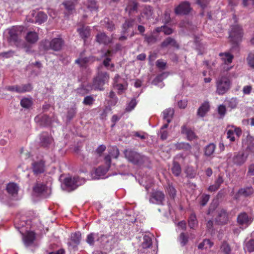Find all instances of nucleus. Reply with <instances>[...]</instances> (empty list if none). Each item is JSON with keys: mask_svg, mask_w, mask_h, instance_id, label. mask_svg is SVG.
Returning a JSON list of instances; mask_svg holds the SVG:
<instances>
[{"mask_svg": "<svg viewBox=\"0 0 254 254\" xmlns=\"http://www.w3.org/2000/svg\"><path fill=\"white\" fill-rule=\"evenodd\" d=\"M53 141V138L47 134H42L41 136L40 143L44 147H48Z\"/></svg>", "mask_w": 254, "mask_h": 254, "instance_id": "obj_31", "label": "nucleus"}, {"mask_svg": "<svg viewBox=\"0 0 254 254\" xmlns=\"http://www.w3.org/2000/svg\"><path fill=\"white\" fill-rule=\"evenodd\" d=\"M174 146L178 150H189L191 148L189 143L185 142H178L175 144Z\"/></svg>", "mask_w": 254, "mask_h": 254, "instance_id": "obj_39", "label": "nucleus"}, {"mask_svg": "<svg viewBox=\"0 0 254 254\" xmlns=\"http://www.w3.org/2000/svg\"><path fill=\"white\" fill-rule=\"evenodd\" d=\"M110 78L109 74L106 71H103V66L100 65L98 67V72L96 77H94L92 89L95 90H103V86L108 82Z\"/></svg>", "mask_w": 254, "mask_h": 254, "instance_id": "obj_1", "label": "nucleus"}, {"mask_svg": "<svg viewBox=\"0 0 254 254\" xmlns=\"http://www.w3.org/2000/svg\"><path fill=\"white\" fill-rule=\"evenodd\" d=\"M243 36V31L240 25H235L231 27L229 32V37L234 43L237 44L240 42Z\"/></svg>", "mask_w": 254, "mask_h": 254, "instance_id": "obj_6", "label": "nucleus"}, {"mask_svg": "<svg viewBox=\"0 0 254 254\" xmlns=\"http://www.w3.org/2000/svg\"><path fill=\"white\" fill-rule=\"evenodd\" d=\"M246 248L248 252H254V239H251L246 244Z\"/></svg>", "mask_w": 254, "mask_h": 254, "instance_id": "obj_52", "label": "nucleus"}, {"mask_svg": "<svg viewBox=\"0 0 254 254\" xmlns=\"http://www.w3.org/2000/svg\"><path fill=\"white\" fill-rule=\"evenodd\" d=\"M106 28L110 31H113L115 29V25L113 22L110 21L108 18L105 19Z\"/></svg>", "mask_w": 254, "mask_h": 254, "instance_id": "obj_56", "label": "nucleus"}, {"mask_svg": "<svg viewBox=\"0 0 254 254\" xmlns=\"http://www.w3.org/2000/svg\"><path fill=\"white\" fill-rule=\"evenodd\" d=\"M47 189V187L41 184H37L33 188L34 191L38 194H42Z\"/></svg>", "mask_w": 254, "mask_h": 254, "instance_id": "obj_47", "label": "nucleus"}, {"mask_svg": "<svg viewBox=\"0 0 254 254\" xmlns=\"http://www.w3.org/2000/svg\"><path fill=\"white\" fill-rule=\"evenodd\" d=\"M153 14V9L150 5H145L141 12L143 16H144L147 19H150L152 18Z\"/></svg>", "mask_w": 254, "mask_h": 254, "instance_id": "obj_24", "label": "nucleus"}, {"mask_svg": "<svg viewBox=\"0 0 254 254\" xmlns=\"http://www.w3.org/2000/svg\"><path fill=\"white\" fill-rule=\"evenodd\" d=\"M122 78L120 76L117 74L114 78V87L118 90V94H122L127 89V84L126 82H121Z\"/></svg>", "mask_w": 254, "mask_h": 254, "instance_id": "obj_9", "label": "nucleus"}, {"mask_svg": "<svg viewBox=\"0 0 254 254\" xmlns=\"http://www.w3.org/2000/svg\"><path fill=\"white\" fill-rule=\"evenodd\" d=\"M163 119L167 122L166 124L170 123L173 119L174 114V110L172 108H168L164 111L163 112Z\"/></svg>", "mask_w": 254, "mask_h": 254, "instance_id": "obj_22", "label": "nucleus"}, {"mask_svg": "<svg viewBox=\"0 0 254 254\" xmlns=\"http://www.w3.org/2000/svg\"><path fill=\"white\" fill-rule=\"evenodd\" d=\"M167 192L171 198L174 199L177 191L172 185L168 184L167 187Z\"/></svg>", "mask_w": 254, "mask_h": 254, "instance_id": "obj_44", "label": "nucleus"}, {"mask_svg": "<svg viewBox=\"0 0 254 254\" xmlns=\"http://www.w3.org/2000/svg\"><path fill=\"white\" fill-rule=\"evenodd\" d=\"M209 199V195H203L202 196V199L200 202V204L201 206H205Z\"/></svg>", "mask_w": 254, "mask_h": 254, "instance_id": "obj_62", "label": "nucleus"}, {"mask_svg": "<svg viewBox=\"0 0 254 254\" xmlns=\"http://www.w3.org/2000/svg\"><path fill=\"white\" fill-rule=\"evenodd\" d=\"M86 5L87 8L91 11L96 10L98 8L96 0H88Z\"/></svg>", "mask_w": 254, "mask_h": 254, "instance_id": "obj_49", "label": "nucleus"}, {"mask_svg": "<svg viewBox=\"0 0 254 254\" xmlns=\"http://www.w3.org/2000/svg\"><path fill=\"white\" fill-rule=\"evenodd\" d=\"M76 113V108L74 105L73 107L69 108L67 111V118L69 120L72 119Z\"/></svg>", "mask_w": 254, "mask_h": 254, "instance_id": "obj_51", "label": "nucleus"}, {"mask_svg": "<svg viewBox=\"0 0 254 254\" xmlns=\"http://www.w3.org/2000/svg\"><path fill=\"white\" fill-rule=\"evenodd\" d=\"M62 4L65 10L69 13H71L75 9V3L71 0H65Z\"/></svg>", "mask_w": 254, "mask_h": 254, "instance_id": "obj_30", "label": "nucleus"}, {"mask_svg": "<svg viewBox=\"0 0 254 254\" xmlns=\"http://www.w3.org/2000/svg\"><path fill=\"white\" fill-rule=\"evenodd\" d=\"M94 99L91 96L85 97L83 100V103L86 105H92L93 103Z\"/></svg>", "mask_w": 254, "mask_h": 254, "instance_id": "obj_58", "label": "nucleus"}, {"mask_svg": "<svg viewBox=\"0 0 254 254\" xmlns=\"http://www.w3.org/2000/svg\"><path fill=\"white\" fill-rule=\"evenodd\" d=\"M254 192V189L252 187L243 188L239 190L238 193L244 196H249Z\"/></svg>", "mask_w": 254, "mask_h": 254, "instance_id": "obj_34", "label": "nucleus"}, {"mask_svg": "<svg viewBox=\"0 0 254 254\" xmlns=\"http://www.w3.org/2000/svg\"><path fill=\"white\" fill-rule=\"evenodd\" d=\"M47 15L43 12H38L35 16V22L39 23L44 22L47 19Z\"/></svg>", "mask_w": 254, "mask_h": 254, "instance_id": "obj_38", "label": "nucleus"}, {"mask_svg": "<svg viewBox=\"0 0 254 254\" xmlns=\"http://www.w3.org/2000/svg\"><path fill=\"white\" fill-rule=\"evenodd\" d=\"M253 219V217L251 215H249L245 212H242L238 214L237 222L240 225L248 226L252 223Z\"/></svg>", "mask_w": 254, "mask_h": 254, "instance_id": "obj_10", "label": "nucleus"}, {"mask_svg": "<svg viewBox=\"0 0 254 254\" xmlns=\"http://www.w3.org/2000/svg\"><path fill=\"white\" fill-rule=\"evenodd\" d=\"M105 237L104 235H99L98 233H91L88 234L87 236L86 242L90 246H93L94 245L95 241H100V240L103 237Z\"/></svg>", "mask_w": 254, "mask_h": 254, "instance_id": "obj_12", "label": "nucleus"}, {"mask_svg": "<svg viewBox=\"0 0 254 254\" xmlns=\"http://www.w3.org/2000/svg\"><path fill=\"white\" fill-rule=\"evenodd\" d=\"M124 154L125 157L134 164H142L147 160L145 156L131 149H126L124 151Z\"/></svg>", "mask_w": 254, "mask_h": 254, "instance_id": "obj_5", "label": "nucleus"}, {"mask_svg": "<svg viewBox=\"0 0 254 254\" xmlns=\"http://www.w3.org/2000/svg\"><path fill=\"white\" fill-rule=\"evenodd\" d=\"M247 175L248 176H254V164H251L249 166Z\"/></svg>", "mask_w": 254, "mask_h": 254, "instance_id": "obj_64", "label": "nucleus"}, {"mask_svg": "<svg viewBox=\"0 0 254 254\" xmlns=\"http://www.w3.org/2000/svg\"><path fill=\"white\" fill-rule=\"evenodd\" d=\"M45 164L43 161L35 162L32 164V169L34 174H39L44 172Z\"/></svg>", "mask_w": 254, "mask_h": 254, "instance_id": "obj_15", "label": "nucleus"}, {"mask_svg": "<svg viewBox=\"0 0 254 254\" xmlns=\"http://www.w3.org/2000/svg\"><path fill=\"white\" fill-rule=\"evenodd\" d=\"M171 171L174 176L178 177L181 173L182 170L180 164L177 162H174Z\"/></svg>", "mask_w": 254, "mask_h": 254, "instance_id": "obj_35", "label": "nucleus"}, {"mask_svg": "<svg viewBox=\"0 0 254 254\" xmlns=\"http://www.w3.org/2000/svg\"><path fill=\"white\" fill-rule=\"evenodd\" d=\"M125 9L129 15L131 13H136L138 9V3L134 1H129Z\"/></svg>", "mask_w": 254, "mask_h": 254, "instance_id": "obj_20", "label": "nucleus"}, {"mask_svg": "<svg viewBox=\"0 0 254 254\" xmlns=\"http://www.w3.org/2000/svg\"><path fill=\"white\" fill-rule=\"evenodd\" d=\"M20 104L22 107L25 108H29L32 104L31 100L25 98L21 100Z\"/></svg>", "mask_w": 254, "mask_h": 254, "instance_id": "obj_50", "label": "nucleus"}, {"mask_svg": "<svg viewBox=\"0 0 254 254\" xmlns=\"http://www.w3.org/2000/svg\"><path fill=\"white\" fill-rule=\"evenodd\" d=\"M107 170L104 168L103 167L100 166L98 167L95 171V174L96 176V179H98L100 177H103L105 175Z\"/></svg>", "mask_w": 254, "mask_h": 254, "instance_id": "obj_48", "label": "nucleus"}, {"mask_svg": "<svg viewBox=\"0 0 254 254\" xmlns=\"http://www.w3.org/2000/svg\"><path fill=\"white\" fill-rule=\"evenodd\" d=\"M215 149V145L213 143H210L207 145L204 149V154L207 156H210L213 154Z\"/></svg>", "mask_w": 254, "mask_h": 254, "instance_id": "obj_41", "label": "nucleus"}, {"mask_svg": "<svg viewBox=\"0 0 254 254\" xmlns=\"http://www.w3.org/2000/svg\"><path fill=\"white\" fill-rule=\"evenodd\" d=\"M190 9L189 2L184 1L181 3L175 8V12L176 14H187Z\"/></svg>", "mask_w": 254, "mask_h": 254, "instance_id": "obj_11", "label": "nucleus"}, {"mask_svg": "<svg viewBox=\"0 0 254 254\" xmlns=\"http://www.w3.org/2000/svg\"><path fill=\"white\" fill-rule=\"evenodd\" d=\"M223 182L224 180L222 176L219 175L217 179L215 181L214 184L209 186L208 190L210 191H215L217 190Z\"/></svg>", "mask_w": 254, "mask_h": 254, "instance_id": "obj_25", "label": "nucleus"}, {"mask_svg": "<svg viewBox=\"0 0 254 254\" xmlns=\"http://www.w3.org/2000/svg\"><path fill=\"white\" fill-rule=\"evenodd\" d=\"M136 101L134 99H132L130 102L128 103L127 106L126 108V111L127 112H129L131 111L132 109L134 108L135 106L136 105Z\"/></svg>", "mask_w": 254, "mask_h": 254, "instance_id": "obj_55", "label": "nucleus"}, {"mask_svg": "<svg viewBox=\"0 0 254 254\" xmlns=\"http://www.w3.org/2000/svg\"><path fill=\"white\" fill-rule=\"evenodd\" d=\"M209 103L208 102H205L198 108L197 111V115L202 117H204L206 113L209 111Z\"/></svg>", "mask_w": 254, "mask_h": 254, "instance_id": "obj_27", "label": "nucleus"}, {"mask_svg": "<svg viewBox=\"0 0 254 254\" xmlns=\"http://www.w3.org/2000/svg\"><path fill=\"white\" fill-rule=\"evenodd\" d=\"M168 124H165L160 128L158 134L160 135V138L162 140H165L168 137V131L166 129L168 127Z\"/></svg>", "mask_w": 254, "mask_h": 254, "instance_id": "obj_40", "label": "nucleus"}, {"mask_svg": "<svg viewBox=\"0 0 254 254\" xmlns=\"http://www.w3.org/2000/svg\"><path fill=\"white\" fill-rule=\"evenodd\" d=\"M64 44V40L60 38H55L51 41L48 40H42L40 42V48L45 51L52 50L55 51L61 50Z\"/></svg>", "mask_w": 254, "mask_h": 254, "instance_id": "obj_2", "label": "nucleus"}, {"mask_svg": "<svg viewBox=\"0 0 254 254\" xmlns=\"http://www.w3.org/2000/svg\"><path fill=\"white\" fill-rule=\"evenodd\" d=\"M77 31L79 32L80 37L84 40L87 38L90 34V30L88 26H83L82 28H78Z\"/></svg>", "mask_w": 254, "mask_h": 254, "instance_id": "obj_28", "label": "nucleus"}, {"mask_svg": "<svg viewBox=\"0 0 254 254\" xmlns=\"http://www.w3.org/2000/svg\"><path fill=\"white\" fill-rule=\"evenodd\" d=\"M145 40L148 44H151L155 43L156 42L157 39L154 36L151 35L148 36L146 35L145 36Z\"/></svg>", "mask_w": 254, "mask_h": 254, "instance_id": "obj_57", "label": "nucleus"}, {"mask_svg": "<svg viewBox=\"0 0 254 254\" xmlns=\"http://www.w3.org/2000/svg\"><path fill=\"white\" fill-rule=\"evenodd\" d=\"M248 65L254 69V51L250 52L246 59Z\"/></svg>", "mask_w": 254, "mask_h": 254, "instance_id": "obj_43", "label": "nucleus"}, {"mask_svg": "<svg viewBox=\"0 0 254 254\" xmlns=\"http://www.w3.org/2000/svg\"><path fill=\"white\" fill-rule=\"evenodd\" d=\"M179 240L182 246H185L188 243V237L184 233H181L180 235Z\"/></svg>", "mask_w": 254, "mask_h": 254, "instance_id": "obj_54", "label": "nucleus"}, {"mask_svg": "<svg viewBox=\"0 0 254 254\" xmlns=\"http://www.w3.org/2000/svg\"><path fill=\"white\" fill-rule=\"evenodd\" d=\"M152 245L151 238L148 236L145 235L143 237V241L141 245V247L142 249H147L150 248Z\"/></svg>", "mask_w": 254, "mask_h": 254, "instance_id": "obj_33", "label": "nucleus"}, {"mask_svg": "<svg viewBox=\"0 0 254 254\" xmlns=\"http://www.w3.org/2000/svg\"><path fill=\"white\" fill-rule=\"evenodd\" d=\"M181 132L186 135L188 140H192L196 138L194 132L191 129L187 128L186 126L182 127Z\"/></svg>", "mask_w": 254, "mask_h": 254, "instance_id": "obj_21", "label": "nucleus"}, {"mask_svg": "<svg viewBox=\"0 0 254 254\" xmlns=\"http://www.w3.org/2000/svg\"><path fill=\"white\" fill-rule=\"evenodd\" d=\"M156 64L158 68L164 69L165 68L166 63L162 60H158L157 61Z\"/></svg>", "mask_w": 254, "mask_h": 254, "instance_id": "obj_61", "label": "nucleus"}, {"mask_svg": "<svg viewBox=\"0 0 254 254\" xmlns=\"http://www.w3.org/2000/svg\"><path fill=\"white\" fill-rule=\"evenodd\" d=\"M111 54V52L110 51H108L105 54V56L107 57V58L104 60L103 64L107 68H108V67L110 65V62H111V59L109 57L110 56Z\"/></svg>", "mask_w": 254, "mask_h": 254, "instance_id": "obj_53", "label": "nucleus"}, {"mask_svg": "<svg viewBox=\"0 0 254 254\" xmlns=\"http://www.w3.org/2000/svg\"><path fill=\"white\" fill-rule=\"evenodd\" d=\"M197 225V221L194 214H191L189 219V226L191 229H194Z\"/></svg>", "mask_w": 254, "mask_h": 254, "instance_id": "obj_45", "label": "nucleus"}, {"mask_svg": "<svg viewBox=\"0 0 254 254\" xmlns=\"http://www.w3.org/2000/svg\"><path fill=\"white\" fill-rule=\"evenodd\" d=\"M81 235L80 232L72 233L70 237V242H68L69 245L76 246L80 243Z\"/></svg>", "mask_w": 254, "mask_h": 254, "instance_id": "obj_23", "label": "nucleus"}, {"mask_svg": "<svg viewBox=\"0 0 254 254\" xmlns=\"http://www.w3.org/2000/svg\"><path fill=\"white\" fill-rule=\"evenodd\" d=\"M220 251L223 254H230L231 249L227 243L223 242L220 247Z\"/></svg>", "mask_w": 254, "mask_h": 254, "instance_id": "obj_46", "label": "nucleus"}, {"mask_svg": "<svg viewBox=\"0 0 254 254\" xmlns=\"http://www.w3.org/2000/svg\"><path fill=\"white\" fill-rule=\"evenodd\" d=\"M165 196L164 192L159 190H153L150 194L149 201L150 203L163 205Z\"/></svg>", "mask_w": 254, "mask_h": 254, "instance_id": "obj_7", "label": "nucleus"}, {"mask_svg": "<svg viewBox=\"0 0 254 254\" xmlns=\"http://www.w3.org/2000/svg\"><path fill=\"white\" fill-rule=\"evenodd\" d=\"M35 239V233L33 232H28L25 235L23 234V241L26 247L31 246Z\"/></svg>", "mask_w": 254, "mask_h": 254, "instance_id": "obj_16", "label": "nucleus"}, {"mask_svg": "<svg viewBox=\"0 0 254 254\" xmlns=\"http://www.w3.org/2000/svg\"><path fill=\"white\" fill-rule=\"evenodd\" d=\"M39 118L40 119V125L43 126H49L51 124V119L46 115H43L40 117H37L36 119Z\"/></svg>", "mask_w": 254, "mask_h": 254, "instance_id": "obj_42", "label": "nucleus"}, {"mask_svg": "<svg viewBox=\"0 0 254 254\" xmlns=\"http://www.w3.org/2000/svg\"><path fill=\"white\" fill-rule=\"evenodd\" d=\"M88 62L87 58L78 59L75 61V63L79 64L80 66H85V64Z\"/></svg>", "mask_w": 254, "mask_h": 254, "instance_id": "obj_60", "label": "nucleus"}, {"mask_svg": "<svg viewBox=\"0 0 254 254\" xmlns=\"http://www.w3.org/2000/svg\"><path fill=\"white\" fill-rule=\"evenodd\" d=\"M135 24V20L134 19H128L125 21L123 24V32H126L127 30L132 27Z\"/></svg>", "mask_w": 254, "mask_h": 254, "instance_id": "obj_36", "label": "nucleus"}, {"mask_svg": "<svg viewBox=\"0 0 254 254\" xmlns=\"http://www.w3.org/2000/svg\"><path fill=\"white\" fill-rule=\"evenodd\" d=\"M19 93H23L27 92H30L33 89L32 84L27 83L19 85Z\"/></svg>", "mask_w": 254, "mask_h": 254, "instance_id": "obj_37", "label": "nucleus"}, {"mask_svg": "<svg viewBox=\"0 0 254 254\" xmlns=\"http://www.w3.org/2000/svg\"><path fill=\"white\" fill-rule=\"evenodd\" d=\"M168 45H171L174 47L179 48V45L175 40L171 37H168L161 43L162 47H166Z\"/></svg>", "mask_w": 254, "mask_h": 254, "instance_id": "obj_32", "label": "nucleus"}, {"mask_svg": "<svg viewBox=\"0 0 254 254\" xmlns=\"http://www.w3.org/2000/svg\"><path fill=\"white\" fill-rule=\"evenodd\" d=\"M231 85L229 77L220 75L216 79V93L219 95H224L230 89Z\"/></svg>", "mask_w": 254, "mask_h": 254, "instance_id": "obj_3", "label": "nucleus"}, {"mask_svg": "<svg viewBox=\"0 0 254 254\" xmlns=\"http://www.w3.org/2000/svg\"><path fill=\"white\" fill-rule=\"evenodd\" d=\"M38 39V34L34 31L28 32L25 36V40L27 42L31 44L36 43Z\"/></svg>", "mask_w": 254, "mask_h": 254, "instance_id": "obj_18", "label": "nucleus"}, {"mask_svg": "<svg viewBox=\"0 0 254 254\" xmlns=\"http://www.w3.org/2000/svg\"><path fill=\"white\" fill-rule=\"evenodd\" d=\"M238 104L237 100L236 98H231L228 101V107L232 109L235 108Z\"/></svg>", "mask_w": 254, "mask_h": 254, "instance_id": "obj_59", "label": "nucleus"}, {"mask_svg": "<svg viewBox=\"0 0 254 254\" xmlns=\"http://www.w3.org/2000/svg\"><path fill=\"white\" fill-rule=\"evenodd\" d=\"M219 56L221 57V59L226 64H228L232 62L234 59V56L229 53H220Z\"/></svg>", "mask_w": 254, "mask_h": 254, "instance_id": "obj_26", "label": "nucleus"}, {"mask_svg": "<svg viewBox=\"0 0 254 254\" xmlns=\"http://www.w3.org/2000/svg\"><path fill=\"white\" fill-rule=\"evenodd\" d=\"M6 190L9 194L14 196L17 195L18 193V187L15 183H9L7 186Z\"/></svg>", "mask_w": 254, "mask_h": 254, "instance_id": "obj_29", "label": "nucleus"}, {"mask_svg": "<svg viewBox=\"0 0 254 254\" xmlns=\"http://www.w3.org/2000/svg\"><path fill=\"white\" fill-rule=\"evenodd\" d=\"M226 107L225 106L223 105H220L218 108V112L219 114H220L221 116H224L226 113Z\"/></svg>", "mask_w": 254, "mask_h": 254, "instance_id": "obj_63", "label": "nucleus"}, {"mask_svg": "<svg viewBox=\"0 0 254 254\" xmlns=\"http://www.w3.org/2000/svg\"><path fill=\"white\" fill-rule=\"evenodd\" d=\"M85 183V180L78 177L71 178L70 177L65 178L62 185L63 190L68 191L75 190L78 186Z\"/></svg>", "mask_w": 254, "mask_h": 254, "instance_id": "obj_4", "label": "nucleus"}, {"mask_svg": "<svg viewBox=\"0 0 254 254\" xmlns=\"http://www.w3.org/2000/svg\"><path fill=\"white\" fill-rule=\"evenodd\" d=\"M244 143L246 146V150L254 155V138L252 136H247Z\"/></svg>", "mask_w": 254, "mask_h": 254, "instance_id": "obj_17", "label": "nucleus"}, {"mask_svg": "<svg viewBox=\"0 0 254 254\" xmlns=\"http://www.w3.org/2000/svg\"><path fill=\"white\" fill-rule=\"evenodd\" d=\"M215 220L219 225H223L227 224L229 221V213L224 208L219 209Z\"/></svg>", "mask_w": 254, "mask_h": 254, "instance_id": "obj_8", "label": "nucleus"}, {"mask_svg": "<svg viewBox=\"0 0 254 254\" xmlns=\"http://www.w3.org/2000/svg\"><path fill=\"white\" fill-rule=\"evenodd\" d=\"M96 41L100 44L107 45L111 42L112 40L104 33H101L96 36Z\"/></svg>", "mask_w": 254, "mask_h": 254, "instance_id": "obj_19", "label": "nucleus"}, {"mask_svg": "<svg viewBox=\"0 0 254 254\" xmlns=\"http://www.w3.org/2000/svg\"><path fill=\"white\" fill-rule=\"evenodd\" d=\"M247 157V155H245L244 153L239 152L234 156L233 161L235 164L241 166L246 161Z\"/></svg>", "mask_w": 254, "mask_h": 254, "instance_id": "obj_13", "label": "nucleus"}, {"mask_svg": "<svg viewBox=\"0 0 254 254\" xmlns=\"http://www.w3.org/2000/svg\"><path fill=\"white\" fill-rule=\"evenodd\" d=\"M22 31V28L20 27H13L9 31V35L11 41L18 42L19 40L18 35Z\"/></svg>", "mask_w": 254, "mask_h": 254, "instance_id": "obj_14", "label": "nucleus"}]
</instances>
